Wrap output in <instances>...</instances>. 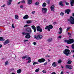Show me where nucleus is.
<instances>
[{"instance_id": "21", "label": "nucleus", "mask_w": 74, "mask_h": 74, "mask_svg": "<svg viewBox=\"0 0 74 74\" xmlns=\"http://www.w3.org/2000/svg\"><path fill=\"white\" fill-rule=\"evenodd\" d=\"M47 41L48 42H51L52 41V38H49V39H47Z\"/></svg>"}, {"instance_id": "4", "label": "nucleus", "mask_w": 74, "mask_h": 74, "mask_svg": "<svg viewBox=\"0 0 74 74\" xmlns=\"http://www.w3.org/2000/svg\"><path fill=\"white\" fill-rule=\"evenodd\" d=\"M65 41L66 42H67L68 44H73L74 43V40L73 39H70L68 40H65Z\"/></svg>"}, {"instance_id": "41", "label": "nucleus", "mask_w": 74, "mask_h": 74, "mask_svg": "<svg viewBox=\"0 0 74 74\" xmlns=\"http://www.w3.org/2000/svg\"><path fill=\"white\" fill-rule=\"evenodd\" d=\"M47 64H48V62L47 61L45 63H44L43 64L44 65H46Z\"/></svg>"}, {"instance_id": "14", "label": "nucleus", "mask_w": 74, "mask_h": 74, "mask_svg": "<svg viewBox=\"0 0 74 74\" xmlns=\"http://www.w3.org/2000/svg\"><path fill=\"white\" fill-rule=\"evenodd\" d=\"M9 42H10V40L8 39H7L3 42V44L4 45H6V44H8Z\"/></svg>"}, {"instance_id": "5", "label": "nucleus", "mask_w": 74, "mask_h": 74, "mask_svg": "<svg viewBox=\"0 0 74 74\" xmlns=\"http://www.w3.org/2000/svg\"><path fill=\"white\" fill-rule=\"evenodd\" d=\"M34 38H36V40H40V39H41L42 38V35L41 34H39L37 36L35 35L34 36Z\"/></svg>"}, {"instance_id": "12", "label": "nucleus", "mask_w": 74, "mask_h": 74, "mask_svg": "<svg viewBox=\"0 0 74 74\" xmlns=\"http://www.w3.org/2000/svg\"><path fill=\"white\" fill-rule=\"evenodd\" d=\"M71 11V10L70 9H66L65 11V14H67L68 15H69L70 14L69 12Z\"/></svg>"}, {"instance_id": "28", "label": "nucleus", "mask_w": 74, "mask_h": 74, "mask_svg": "<svg viewBox=\"0 0 74 74\" xmlns=\"http://www.w3.org/2000/svg\"><path fill=\"white\" fill-rule=\"evenodd\" d=\"M58 63H61L62 62V59H60L58 61Z\"/></svg>"}, {"instance_id": "61", "label": "nucleus", "mask_w": 74, "mask_h": 74, "mask_svg": "<svg viewBox=\"0 0 74 74\" xmlns=\"http://www.w3.org/2000/svg\"><path fill=\"white\" fill-rule=\"evenodd\" d=\"M72 16H73L74 17V13H72Z\"/></svg>"}, {"instance_id": "49", "label": "nucleus", "mask_w": 74, "mask_h": 74, "mask_svg": "<svg viewBox=\"0 0 74 74\" xmlns=\"http://www.w3.org/2000/svg\"><path fill=\"white\" fill-rule=\"evenodd\" d=\"M71 47L73 49H74V46L71 45Z\"/></svg>"}, {"instance_id": "33", "label": "nucleus", "mask_w": 74, "mask_h": 74, "mask_svg": "<svg viewBox=\"0 0 74 74\" xmlns=\"http://www.w3.org/2000/svg\"><path fill=\"white\" fill-rule=\"evenodd\" d=\"M71 29V27H69L68 28H67L66 29V32H68L69 30H70V29Z\"/></svg>"}, {"instance_id": "43", "label": "nucleus", "mask_w": 74, "mask_h": 74, "mask_svg": "<svg viewBox=\"0 0 74 74\" xmlns=\"http://www.w3.org/2000/svg\"><path fill=\"white\" fill-rule=\"evenodd\" d=\"M31 62V60H29L27 62V63H30Z\"/></svg>"}, {"instance_id": "13", "label": "nucleus", "mask_w": 74, "mask_h": 74, "mask_svg": "<svg viewBox=\"0 0 74 74\" xmlns=\"http://www.w3.org/2000/svg\"><path fill=\"white\" fill-rule=\"evenodd\" d=\"M70 3L71 7L74 6V0H71L70 1Z\"/></svg>"}, {"instance_id": "31", "label": "nucleus", "mask_w": 74, "mask_h": 74, "mask_svg": "<svg viewBox=\"0 0 74 74\" xmlns=\"http://www.w3.org/2000/svg\"><path fill=\"white\" fill-rule=\"evenodd\" d=\"M35 4L36 5H38L39 4V2H36L35 3Z\"/></svg>"}, {"instance_id": "48", "label": "nucleus", "mask_w": 74, "mask_h": 74, "mask_svg": "<svg viewBox=\"0 0 74 74\" xmlns=\"http://www.w3.org/2000/svg\"><path fill=\"white\" fill-rule=\"evenodd\" d=\"M14 24H12V26L13 28H15V26H14Z\"/></svg>"}, {"instance_id": "53", "label": "nucleus", "mask_w": 74, "mask_h": 74, "mask_svg": "<svg viewBox=\"0 0 74 74\" xmlns=\"http://www.w3.org/2000/svg\"><path fill=\"white\" fill-rule=\"evenodd\" d=\"M33 44L34 45H36V42H34Z\"/></svg>"}, {"instance_id": "2", "label": "nucleus", "mask_w": 74, "mask_h": 74, "mask_svg": "<svg viewBox=\"0 0 74 74\" xmlns=\"http://www.w3.org/2000/svg\"><path fill=\"white\" fill-rule=\"evenodd\" d=\"M70 19H68L67 21L69 22V23L71 25H74V17L71 16L70 17Z\"/></svg>"}, {"instance_id": "63", "label": "nucleus", "mask_w": 74, "mask_h": 74, "mask_svg": "<svg viewBox=\"0 0 74 74\" xmlns=\"http://www.w3.org/2000/svg\"><path fill=\"white\" fill-rule=\"evenodd\" d=\"M61 67L62 69H63V68H64L63 66H61Z\"/></svg>"}, {"instance_id": "55", "label": "nucleus", "mask_w": 74, "mask_h": 74, "mask_svg": "<svg viewBox=\"0 0 74 74\" xmlns=\"http://www.w3.org/2000/svg\"><path fill=\"white\" fill-rule=\"evenodd\" d=\"M26 41H28V40H24V42H26Z\"/></svg>"}, {"instance_id": "64", "label": "nucleus", "mask_w": 74, "mask_h": 74, "mask_svg": "<svg viewBox=\"0 0 74 74\" xmlns=\"http://www.w3.org/2000/svg\"><path fill=\"white\" fill-rule=\"evenodd\" d=\"M61 74H63V71H62V72H61Z\"/></svg>"}, {"instance_id": "22", "label": "nucleus", "mask_w": 74, "mask_h": 74, "mask_svg": "<svg viewBox=\"0 0 74 74\" xmlns=\"http://www.w3.org/2000/svg\"><path fill=\"white\" fill-rule=\"evenodd\" d=\"M27 23H32V20H28L26 22Z\"/></svg>"}, {"instance_id": "42", "label": "nucleus", "mask_w": 74, "mask_h": 74, "mask_svg": "<svg viewBox=\"0 0 74 74\" xmlns=\"http://www.w3.org/2000/svg\"><path fill=\"white\" fill-rule=\"evenodd\" d=\"M8 64V61H7L5 62V65H7Z\"/></svg>"}, {"instance_id": "46", "label": "nucleus", "mask_w": 74, "mask_h": 74, "mask_svg": "<svg viewBox=\"0 0 74 74\" xmlns=\"http://www.w3.org/2000/svg\"><path fill=\"white\" fill-rule=\"evenodd\" d=\"M60 15H62V16L64 15V13H63V12L61 13Z\"/></svg>"}, {"instance_id": "3", "label": "nucleus", "mask_w": 74, "mask_h": 74, "mask_svg": "<svg viewBox=\"0 0 74 74\" xmlns=\"http://www.w3.org/2000/svg\"><path fill=\"white\" fill-rule=\"evenodd\" d=\"M23 35H26L25 38H26L29 39L31 37V36L30 35V33L27 32H23L22 33Z\"/></svg>"}, {"instance_id": "54", "label": "nucleus", "mask_w": 74, "mask_h": 74, "mask_svg": "<svg viewBox=\"0 0 74 74\" xmlns=\"http://www.w3.org/2000/svg\"><path fill=\"white\" fill-rule=\"evenodd\" d=\"M58 38H62V36H59V37H58Z\"/></svg>"}, {"instance_id": "39", "label": "nucleus", "mask_w": 74, "mask_h": 74, "mask_svg": "<svg viewBox=\"0 0 74 74\" xmlns=\"http://www.w3.org/2000/svg\"><path fill=\"white\" fill-rule=\"evenodd\" d=\"M28 26H30V25H28L27 24L26 25H25L24 26V27H28Z\"/></svg>"}, {"instance_id": "15", "label": "nucleus", "mask_w": 74, "mask_h": 74, "mask_svg": "<svg viewBox=\"0 0 74 74\" xmlns=\"http://www.w3.org/2000/svg\"><path fill=\"white\" fill-rule=\"evenodd\" d=\"M31 27L32 29H33L34 32H36V27L34 25H32L31 26Z\"/></svg>"}, {"instance_id": "34", "label": "nucleus", "mask_w": 74, "mask_h": 74, "mask_svg": "<svg viewBox=\"0 0 74 74\" xmlns=\"http://www.w3.org/2000/svg\"><path fill=\"white\" fill-rule=\"evenodd\" d=\"M40 70V69L39 68L38 69H36L35 70L36 72H38L39 71V70Z\"/></svg>"}, {"instance_id": "51", "label": "nucleus", "mask_w": 74, "mask_h": 74, "mask_svg": "<svg viewBox=\"0 0 74 74\" xmlns=\"http://www.w3.org/2000/svg\"><path fill=\"white\" fill-rule=\"evenodd\" d=\"M20 7L21 8H22L23 7V6L22 5H21L20 6Z\"/></svg>"}, {"instance_id": "17", "label": "nucleus", "mask_w": 74, "mask_h": 74, "mask_svg": "<svg viewBox=\"0 0 74 74\" xmlns=\"http://www.w3.org/2000/svg\"><path fill=\"white\" fill-rule=\"evenodd\" d=\"M27 2L28 4H32V0H27Z\"/></svg>"}, {"instance_id": "44", "label": "nucleus", "mask_w": 74, "mask_h": 74, "mask_svg": "<svg viewBox=\"0 0 74 74\" xmlns=\"http://www.w3.org/2000/svg\"><path fill=\"white\" fill-rule=\"evenodd\" d=\"M66 5H70V3L68 2H66Z\"/></svg>"}, {"instance_id": "24", "label": "nucleus", "mask_w": 74, "mask_h": 74, "mask_svg": "<svg viewBox=\"0 0 74 74\" xmlns=\"http://www.w3.org/2000/svg\"><path fill=\"white\" fill-rule=\"evenodd\" d=\"M21 69H18L17 71V73L18 74H20V73H21Z\"/></svg>"}, {"instance_id": "7", "label": "nucleus", "mask_w": 74, "mask_h": 74, "mask_svg": "<svg viewBox=\"0 0 74 74\" xmlns=\"http://www.w3.org/2000/svg\"><path fill=\"white\" fill-rule=\"evenodd\" d=\"M36 29L38 32H42V29L41 28L40 26H36Z\"/></svg>"}, {"instance_id": "59", "label": "nucleus", "mask_w": 74, "mask_h": 74, "mask_svg": "<svg viewBox=\"0 0 74 74\" xmlns=\"http://www.w3.org/2000/svg\"><path fill=\"white\" fill-rule=\"evenodd\" d=\"M12 0H9V1L10 2H12Z\"/></svg>"}, {"instance_id": "10", "label": "nucleus", "mask_w": 74, "mask_h": 74, "mask_svg": "<svg viewBox=\"0 0 74 74\" xmlns=\"http://www.w3.org/2000/svg\"><path fill=\"white\" fill-rule=\"evenodd\" d=\"M26 31L28 33H31L32 32V31L30 27H27L26 29Z\"/></svg>"}, {"instance_id": "16", "label": "nucleus", "mask_w": 74, "mask_h": 74, "mask_svg": "<svg viewBox=\"0 0 74 74\" xmlns=\"http://www.w3.org/2000/svg\"><path fill=\"white\" fill-rule=\"evenodd\" d=\"M29 15L27 14H26L23 16V18L24 19H27L29 18Z\"/></svg>"}, {"instance_id": "11", "label": "nucleus", "mask_w": 74, "mask_h": 74, "mask_svg": "<svg viewBox=\"0 0 74 74\" xmlns=\"http://www.w3.org/2000/svg\"><path fill=\"white\" fill-rule=\"evenodd\" d=\"M66 67L67 69H73V66L71 65H66Z\"/></svg>"}, {"instance_id": "29", "label": "nucleus", "mask_w": 74, "mask_h": 74, "mask_svg": "<svg viewBox=\"0 0 74 74\" xmlns=\"http://www.w3.org/2000/svg\"><path fill=\"white\" fill-rule=\"evenodd\" d=\"M15 18L16 19H18V16L17 15H16L15 16Z\"/></svg>"}, {"instance_id": "56", "label": "nucleus", "mask_w": 74, "mask_h": 74, "mask_svg": "<svg viewBox=\"0 0 74 74\" xmlns=\"http://www.w3.org/2000/svg\"><path fill=\"white\" fill-rule=\"evenodd\" d=\"M71 52H72V53H74V50H72L71 51Z\"/></svg>"}, {"instance_id": "62", "label": "nucleus", "mask_w": 74, "mask_h": 74, "mask_svg": "<svg viewBox=\"0 0 74 74\" xmlns=\"http://www.w3.org/2000/svg\"><path fill=\"white\" fill-rule=\"evenodd\" d=\"M49 56H46V58H48V57H49Z\"/></svg>"}, {"instance_id": "26", "label": "nucleus", "mask_w": 74, "mask_h": 74, "mask_svg": "<svg viewBox=\"0 0 74 74\" xmlns=\"http://www.w3.org/2000/svg\"><path fill=\"white\" fill-rule=\"evenodd\" d=\"M72 62V61H71V60H69L67 62V63L68 64H71Z\"/></svg>"}, {"instance_id": "60", "label": "nucleus", "mask_w": 74, "mask_h": 74, "mask_svg": "<svg viewBox=\"0 0 74 74\" xmlns=\"http://www.w3.org/2000/svg\"><path fill=\"white\" fill-rule=\"evenodd\" d=\"M1 47H2V45H1V44L0 45V48H1Z\"/></svg>"}, {"instance_id": "20", "label": "nucleus", "mask_w": 74, "mask_h": 74, "mask_svg": "<svg viewBox=\"0 0 74 74\" xmlns=\"http://www.w3.org/2000/svg\"><path fill=\"white\" fill-rule=\"evenodd\" d=\"M60 32H58L59 34H62V28L61 27H60L59 28Z\"/></svg>"}, {"instance_id": "52", "label": "nucleus", "mask_w": 74, "mask_h": 74, "mask_svg": "<svg viewBox=\"0 0 74 74\" xmlns=\"http://www.w3.org/2000/svg\"><path fill=\"white\" fill-rule=\"evenodd\" d=\"M10 70H11V71H13V70H14V69L13 68H12Z\"/></svg>"}, {"instance_id": "36", "label": "nucleus", "mask_w": 74, "mask_h": 74, "mask_svg": "<svg viewBox=\"0 0 74 74\" xmlns=\"http://www.w3.org/2000/svg\"><path fill=\"white\" fill-rule=\"evenodd\" d=\"M38 64V62H34L33 63V66H34V65H35V64Z\"/></svg>"}, {"instance_id": "6", "label": "nucleus", "mask_w": 74, "mask_h": 74, "mask_svg": "<svg viewBox=\"0 0 74 74\" xmlns=\"http://www.w3.org/2000/svg\"><path fill=\"white\" fill-rule=\"evenodd\" d=\"M53 29V26L51 25H50L48 26H46L45 28V29L46 30L48 29L49 32L50 31V29Z\"/></svg>"}, {"instance_id": "45", "label": "nucleus", "mask_w": 74, "mask_h": 74, "mask_svg": "<svg viewBox=\"0 0 74 74\" xmlns=\"http://www.w3.org/2000/svg\"><path fill=\"white\" fill-rule=\"evenodd\" d=\"M42 72H43V73H47V71L43 70L42 71Z\"/></svg>"}, {"instance_id": "47", "label": "nucleus", "mask_w": 74, "mask_h": 74, "mask_svg": "<svg viewBox=\"0 0 74 74\" xmlns=\"http://www.w3.org/2000/svg\"><path fill=\"white\" fill-rule=\"evenodd\" d=\"M6 5H5V4H4L3 5H2L1 6V7L2 8L4 7H5V6Z\"/></svg>"}, {"instance_id": "1", "label": "nucleus", "mask_w": 74, "mask_h": 74, "mask_svg": "<svg viewBox=\"0 0 74 74\" xmlns=\"http://www.w3.org/2000/svg\"><path fill=\"white\" fill-rule=\"evenodd\" d=\"M63 53L66 55V56H68L69 55L71 54V52H70V50L68 49H65L63 51Z\"/></svg>"}, {"instance_id": "8", "label": "nucleus", "mask_w": 74, "mask_h": 74, "mask_svg": "<svg viewBox=\"0 0 74 74\" xmlns=\"http://www.w3.org/2000/svg\"><path fill=\"white\" fill-rule=\"evenodd\" d=\"M42 10V12L43 14H45L47 13V9L45 8H43Z\"/></svg>"}, {"instance_id": "57", "label": "nucleus", "mask_w": 74, "mask_h": 74, "mask_svg": "<svg viewBox=\"0 0 74 74\" xmlns=\"http://www.w3.org/2000/svg\"><path fill=\"white\" fill-rule=\"evenodd\" d=\"M68 35H71V34L70 33L68 32Z\"/></svg>"}, {"instance_id": "19", "label": "nucleus", "mask_w": 74, "mask_h": 74, "mask_svg": "<svg viewBox=\"0 0 74 74\" xmlns=\"http://www.w3.org/2000/svg\"><path fill=\"white\" fill-rule=\"evenodd\" d=\"M52 65L53 67H56L57 66V65L56 64V62H53V63Z\"/></svg>"}, {"instance_id": "37", "label": "nucleus", "mask_w": 74, "mask_h": 74, "mask_svg": "<svg viewBox=\"0 0 74 74\" xmlns=\"http://www.w3.org/2000/svg\"><path fill=\"white\" fill-rule=\"evenodd\" d=\"M7 4L8 5H10V4H11V2H9L7 3Z\"/></svg>"}, {"instance_id": "35", "label": "nucleus", "mask_w": 74, "mask_h": 74, "mask_svg": "<svg viewBox=\"0 0 74 74\" xmlns=\"http://www.w3.org/2000/svg\"><path fill=\"white\" fill-rule=\"evenodd\" d=\"M21 3H24V4H25V3H26V1L25 0H23L21 1Z\"/></svg>"}, {"instance_id": "9", "label": "nucleus", "mask_w": 74, "mask_h": 74, "mask_svg": "<svg viewBox=\"0 0 74 74\" xmlns=\"http://www.w3.org/2000/svg\"><path fill=\"white\" fill-rule=\"evenodd\" d=\"M45 61V60L44 58H41L39 59L38 61L39 63H43Z\"/></svg>"}, {"instance_id": "50", "label": "nucleus", "mask_w": 74, "mask_h": 74, "mask_svg": "<svg viewBox=\"0 0 74 74\" xmlns=\"http://www.w3.org/2000/svg\"><path fill=\"white\" fill-rule=\"evenodd\" d=\"M36 12L34 11H32V14H34V13H35Z\"/></svg>"}, {"instance_id": "23", "label": "nucleus", "mask_w": 74, "mask_h": 74, "mask_svg": "<svg viewBox=\"0 0 74 74\" xmlns=\"http://www.w3.org/2000/svg\"><path fill=\"white\" fill-rule=\"evenodd\" d=\"M28 57L29 56H25L22 57V59H25V58H28Z\"/></svg>"}, {"instance_id": "38", "label": "nucleus", "mask_w": 74, "mask_h": 74, "mask_svg": "<svg viewBox=\"0 0 74 74\" xmlns=\"http://www.w3.org/2000/svg\"><path fill=\"white\" fill-rule=\"evenodd\" d=\"M50 8H55V5H52L51 7Z\"/></svg>"}, {"instance_id": "32", "label": "nucleus", "mask_w": 74, "mask_h": 74, "mask_svg": "<svg viewBox=\"0 0 74 74\" xmlns=\"http://www.w3.org/2000/svg\"><path fill=\"white\" fill-rule=\"evenodd\" d=\"M46 2L48 4H49L50 0H46Z\"/></svg>"}, {"instance_id": "27", "label": "nucleus", "mask_w": 74, "mask_h": 74, "mask_svg": "<svg viewBox=\"0 0 74 74\" xmlns=\"http://www.w3.org/2000/svg\"><path fill=\"white\" fill-rule=\"evenodd\" d=\"M0 41H4V39L2 37H0Z\"/></svg>"}, {"instance_id": "30", "label": "nucleus", "mask_w": 74, "mask_h": 74, "mask_svg": "<svg viewBox=\"0 0 74 74\" xmlns=\"http://www.w3.org/2000/svg\"><path fill=\"white\" fill-rule=\"evenodd\" d=\"M51 9V11H53V12H55V8H50Z\"/></svg>"}, {"instance_id": "40", "label": "nucleus", "mask_w": 74, "mask_h": 74, "mask_svg": "<svg viewBox=\"0 0 74 74\" xmlns=\"http://www.w3.org/2000/svg\"><path fill=\"white\" fill-rule=\"evenodd\" d=\"M26 60H31V58L30 57H28V58H27V59H26Z\"/></svg>"}, {"instance_id": "18", "label": "nucleus", "mask_w": 74, "mask_h": 74, "mask_svg": "<svg viewBox=\"0 0 74 74\" xmlns=\"http://www.w3.org/2000/svg\"><path fill=\"white\" fill-rule=\"evenodd\" d=\"M59 4L60 5H61L62 7H63V6H64V5L63 4V2H62V1H61L59 3Z\"/></svg>"}, {"instance_id": "25", "label": "nucleus", "mask_w": 74, "mask_h": 74, "mask_svg": "<svg viewBox=\"0 0 74 74\" xmlns=\"http://www.w3.org/2000/svg\"><path fill=\"white\" fill-rule=\"evenodd\" d=\"M46 6H47V3H46L45 2L43 3L42 6L43 7H46Z\"/></svg>"}, {"instance_id": "58", "label": "nucleus", "mask_w": 74, "mask_h": 74, "mask_svg": "<svg viewBox=\"0 0 74 74\" xmlns=\"http://www.w3.org/2000/svg\"><path fill=\"white\" fill-rule=\"evenodd\" d=\"M51 74H56V73L55 72H53L51 73Z\"/></svg>"}]
</instances>
